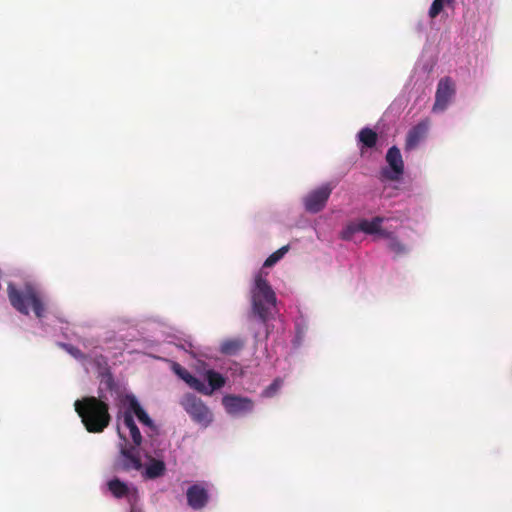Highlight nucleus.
<instances>
[{
	"label": "nucleus",
	"mask_w": 512,
	"mask_h": 512,
	"mask_svg": "<svg viewBox=\"0 0 512 512\" xmlns=\"http://www.w3.org/2000/svg\"><path fill=\"white\" fill-rule=\"evenodd\" d=\"M75 411L90 433L103 432L111 422L109 404L102 397L86 396L74 403Z\"/></svg>",
	"instance_id": "1"
},
{
	"label": "nucleus",
	"mask_w": 512,
	"mask_h": 512,
	"mask_svg": "<svg viewBox=\"0 0 512 512\" xmlns=\"http://www.w3.org/2000/svg\"><path fill=\"white\" fill-rule=\"evenodd\" d=\"M7 293L11 305L18 312L28 315L31 306L37 318L44 316L45 305L40 293L33 286L26 285L23 290H19L14 284L9 283Z\"/></svg>",
	"instance_id": "2"
},
{
	"label": "nucleus",
	"mask_w": 512,
	"mask_h": 512,
	"mask_svg": "<svg viewBox=\"0 0 512 512\" xmlns=\"http://www.w3.org/2000/svg\"><path fill=\"white\" fill-rule=\"evenodd\" d=\"M276 296L268 281L262 273L255 277L254 288L252 289V309L262 322H265L269 315V308L274 306Z\"/></svg>",
	"instance_id": "3"
},
{
	"label": "nucleus",
	"mask_w": 512,
	"mask_h": 512,
	"mask_svg": "<svg viewBox=\"0 0 512 512\" xmlns=\"http://www.w3.org/2000/svg\"><path fill=\"white\" fill-rule=\"evenodd\" d=\"M118 435L122 440L119 445L118 455L113 462L114 472H129L131 470L139 471L143 468L140 454L137 450L139 446L129 445L127 438L118 429Z\"/></svg>",
	"instance_id": "4"
},
{
	"label": "nucleus",
	"mask_w": 512,
	"mask_h": 512,
	"mask_svg": "<svg viewBox=\"0 0 512 512\" xmlns=\"http://www.w3.org/2000/svg\"><path fill=\"white\" fill-rule=\"evenodd\" d=\"M180 405L187 412L190 418L203 428H207L213 421V413L209 407L196 395L185 394Z\"/></svg>",
	"instance_id": "5"
},
{
	"label": "nucleus",
	"mask_w": 512,
	"mask_h": 512,
	"mask_svg": "<svg viewBox=\"0 0 512 512\" xmlns=\"http://www.w3.org/2000/svg\"><path fill=\"white\" fill-rule=\"evenodd\" d=\"M332 183H325L320 187L311 190L304 198L303 205L307 212L318 213L322 211L334 189Z\"/></svg>",
	"instance_id": "6"
},
{
	"label": "nucleus",
	"mask_w": 512,
	"mask_h": 512,
	"mask_svg": "<svg viewBox=\"0 0 512 512\" xmlns=\"http://www.w3.org/2000/svg\"><path fill=\"white\" fill-rule=\"evenodd\" d=\"M455 92V82L452 80V78L448 76L441 78L437 85L435 93V102L432 111H444L448 107L452 98L454 97Z\"/></svg>",
	"instance_id": "7"
},
{
	"label": "nucleus",
	"mask_w": 512,
	"mask_h": 512,
	"mask_svg": "<svg viewBox=\"0 0 512 512\" xmlns=\"http://www.w3.org/2000/svg\"><path fill=\"white\" fill-rule=\"evenodd\" d=\"M386 161L389 168L382 169V176L390 181H397L404 172V163L398 147L392 146L386 154Z\"/></svg>",
	"instance_id": "8"
},
{
	"label": "nucleus",
	"mask_w": 512,
	"mask_h": 512,
	"mask_svg": "<svg viewBox=\"0 0 512 512\" xmlns=\"http://www.w3.org/2000/svg\"><path fill=\"white\" fill-rule=\"evenodd\" d=\"M222 402L226 411L232 415L251 412L254 407V403L250 398L235 395L224 396Z\"/></svg>",
	"instance_id": "9"
},
{
	"label": "nucleus",
	"mask_w": 512,
	"mask_h": 512,
	"mask_svg": "<svg viewBox=\"0 0 512 512\" xmlns=\"http://www.w3.org/2000/svg\"><path fill=\"white\" fill-rule=\"evenodd\" d=\"M187 503L194 510L204 508L209 501V493L204 483H196L190 486L186 492Z\"/></svg>",
	"instance_id": "10"
},
{
	"label": "nucleus",
	"mask_w": 512,
	"mask_h": 512,
	"mask_svg": "<svg viewBox=\"0 0 512 512\" xmlns=\"http://www.w3.org/2000/svg\"><path fill=\"white\" fill-rule=\"evenodd\" d=\"M429 128L430 120L428 118L421 120L418 124L413 126L406 135L405 150L409 151L415 149L419 143L426 138Z\"/></svg>",
	"instance_id": "11"
},
{
	"label": "nucleus",
	"mask_w": 512,
	"mask_h": 512,
	"mask_svg": "<svg viewBox=\"0 0 512 512\" xmlns=\"http://www.w3.org/2000/svg\"><path fill=\"white\" fill-rule=\"evenodd\" d=\"M107 487L111 494L117 499L124 497H137L138 490L135 487L129 488L125 482L118 478L108 481Z\"/></svg>",
	"instance_id": "12"
},
{
	"label": "nucleus",
	"mask_w": 512,
	"mask_h": 512,
	"mask_svg": "<svg viewBox=\"0 0 512 512\" xmlns=\"http://www.w3.org/2000/svg\"><path fill=\"white\" fill-rule=\"evenodd\" d=\"M244 346L245 339L243 338H227L220 343L219 351L223 355L235 356L244 348Z\"/></svg>",
	"instance_id": "13"
},
{
	"label": "nucleus",
	"mask_w": 512,
	"mask_h": 512,
	"mask_svg": "<svg viewBox=\"0 0 512 512\" xmlns=\"http://www.w3.org/2000/svg\"><path fill=\"white\" fill-rule=\"evenodd\" d=\"M149 462L143 472V477L146 479H156L163 476L166 472V465L164 461L149 457Z\"/></svg>",
	"instance_id": "14"
},
{
	"label": "nucleus",
	"mask_w": 512,
	"mask_h": 512,
	"mask_svg": "<svg viewBox=\"0 0 512 512\" xmlns=\"http://www.w3.org/2000/svg\"><path fill=\"white\" fill-rule=\"evenodd\" d=\"M123 423H124L125 427L129 429L133 445L140 446L142 444V435L134 421L131 411L124 412Z\"/></svg>",
	"instance_id": "15"
},
{
	"label": "nucleus",
	"mask_w": 512,
	"mask_h": 512,
	"mask_svg": "<svg viewBox=\"0 0 512 512\" xmlns=\"http://www.w3.org/2000/svg\"><path fill=\"white\" fill-rule=\"evenodd\" d=\"M129 408L142 424L154 427L153 421L134 396L129 397Z\"/></svg>",
	"instance_id": "16"
},
{
	"label": "nucleus",
	"mask_w": 512,
	"mask_h": 512,
	"mask_svg": "<svg viewBox=\"0 0 512 512\" xmlns=\"http://www.w3.org/2000/svg\"><path fill=\"white\" fill-rule=\"evenodd\" d=\"M383 222L382 217H374L372 220L360 219L358 221V228L360 232H364L369 235H374L380 231V225Z\"/></svg>",
	"instance_id": "17"
},
{
	"label": "nucleus",
	"mask_w": 512,
	"mask_h": 512,
	"mask_svg": "<svg viewBox=\"0 0 512 512\" xmlns=\"http://www.w3.org/2000/svg\"><path fill=\"white\" fill-rule=\"evenodd\" d=\"M359 142L365 148H373L378 140L377 133L371 128L365 127L361 129L357 135Z\"/></svg>",
	"instance_id": "18"
},
{
	"label": "nucleus",
	"mask_w": 512,
	"mask_h": 512,
	"mask_svg": "<svg viewBox=\"0 0 512 512\" xmlns=\"http://www.w3.org/2000/svg\"><path fill=\"white\" fill-rule=\"evenodd\" d=\"M206 379L210 387L208 391H211V393L214 390L221 389L226 383V379L220 373L211 369L206 371Z\"/></svg>",
	"instance_id": "19"
},
{
	"label": "nucleus",
	"mask_w": 512,
	"mask_h": 512,
	"mask_svg": "<svg viewBox=\"0 0 512 512\" xmlns=\"http://www.w3.org/2000/svg\"><path fill=\"white\" fill-rule=\"evenodd\" d=\"M387 247L396 256L403 255L407 252V248L405 247V245L401 243L400 240L395 235L388 240Z\"/></svg>",
	"instance_id": "20"
},
{
	"label": "nucleus",
	"mask_w": 512,
	"mask_h": 512,
	"mask_svg": "<svg viewBox=\"0 0 512 512\" xmlns=\"http://www.w3.org/2000/svg\"><path fill=\"white\" fill-rule=\"evenodd\" d=\"M289 250V246H283L274 253H272L264 262V267H271L275 265Z\"/></svg>",
	"instance_id": "21"
},
{
	"label": "nucleus",
	"mask_w": 512,
	"mask_h": 512,
	"mask_svg": "<svg viewBox=\"0 0 512 512\" xmlns=\"http://www.w3.org/2000/svg\"><path fill=\"white\" fill-rule=\"evenodd\" d=\"M187 384L189 385L190 388H192L202 394H205V395L211 394V391H208V387L204 384V382L201 381L200 379L196 378L195 376H192L190 378V380L187 382Z\"/></svg>",
	"instance_id": "22"
},
{
	"label": "nucleus",
	"mask_w": 512,
	"mask_h": 512,
	"mask_svg": "<svg viewBox=\"0 0 512 512\" xmlns=\"http://www.w3.org/2000/svg\"><path fill=\"white\" fill-rule=\"evenodd\" d=\"M282 384L283 381L280 378H276L269 386L263 390L262 396L267 398L273 397L279 391Z\"/></svg>",
	"instance_id": "23"
},
{
	"label": "nucleus",
	"mask_w": 512,
	"mask_h": 512,
	"mask_svg": "<svg viewBox=\"0 0 512 512\" xmlns=\"http://www.w3.org/2000/svg\"><path fill=\"white\" fill-rule=\"evenodd\" d=\"M445 4L446 1L444 0H433L428 13L429 17L432 19L436 18L443 10Z\"/></svg>",
	"instance_id": "24"
},
{
	"label": "nucleus",
	"mask_w": 512,
	"mask_h": 512,
	"mask_svg": "<svg viewBox=\"0 0 512 512\" xmlns=\"http://www.w3.org/2000/svg\"><path fill=\"white\" fill-rule=\"evenodd\" d=\"M357 232H360L358 228V221L349 223L345 229L342 231V239L351 240L353 235Z\"/></svg>",
	"instance_id": "25"
},
{
	"label": "nucleus",
	"mask_w": 512,
	"mask_h": 512,
	"mask_svg": "<svg viewBox=\"0 0 512 512\" xmlns=\"http://www.w3.org/2000/svg\"><path fill=\"white\" fill-rule=\"evenodd\" d=\"M357 232H360L358 228V221L349 223L345 229L342 231V239L351 240L353 235Z\"/></svg>",
	"instance_id": "26"
},
{
	"label": "nucleus",
	"mask_w": 512,
	"mask_h": 512,
	"mask_svg": "<svg viewBox=\"0 0 512 512\" xmlns=\"http://www.w3.org/2000/svg\"><path fill=\"white\" fill-rule=\"evenodd\" d=\"M173 371L175 372V374L181 378L186 384L187 382L190 380V378L193 376L187 369H185L184 367H182L180 364L178 363H174L173 365Z\"/></svg>",
	"instance_id": "27"
},
{
	"label": "nucleus",
	"mask_w": 512,
	"mask_h": 512,
	"mask_svg": "<svg viewBox=\"0 0 512 512\" xmlns=\"http://www.w3.org/2000/svg\"><path fill=\"white\" fill-rule=\"evenodd\" d=\"M63 347L75 358L82 357V352L77 347L68 344H64Z\"/></svg>",
	"instance_id": "28"
},
{
	"label": "nucleus",
	"mask_w": 512,
	"mask_h": 512,
	"mask_svg": "<svg viewBox=\"0 0 512 512\" xmlns=\"http://www.w3.org/2000/svg\"><path fill=\"white\" fill-rule=\"evenodd\" d=\"M376 234L381 237V238H385L387 240L391 239L394 234L390 231H387V230H384L380 227V231L376 232Z\"/></svg>",
	"instance_id": "29"
},
{
	"label": "nucleus",
	"mask_w": 512,
	"mask_h": 512,
	"mask_svg": "<svg viewBox=\"0 0 512 512\" xmlns=\"http://www.w3.org/2000/svg\"><path fill=\"white\" fill-rule=\"evenodd\" d=\"M130 512H141V511L139 509H137L136 507L132 506Z\"/></svg>",
	"instance_id": "30"
}]
</instances>
